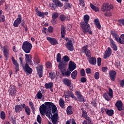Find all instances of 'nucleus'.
<instances>
[{"instance_id": "nucleus-25", "label": "nucleus", "mask_w": 124, "mask_h": 124, "mask_svg": "<svg viewBox=\"0 0 124 124\" xmlns=\"http://www.w3.org/2000/svg\"><path fill=\"white\" fill-rule=\"evenodd\" d=\"M89 62L92 65L96 64V58L95 57H91L88 59Z\"/></svg>"}, {"instance_id": "nucleus-43", "label": "nucleus", "mask_w": 124, "mask_h": 124, "mask_svg": "<svg viewBox=\"0 0 124 124\" xmlns=\"http://www.w3.org/2000/svg\"><path fill=\"white\" fill-rule=\"evenodd\" d=\"M29 106L31 107L32 111H35V108H34V105L32 102H29Z\"/></svg>"}, {"instance_id": "nucleus-46", "label": "nucleus", "mask_w": 124, "mask_h": 124, "mask_svg": "<svg viewBox=\"0 0 124 124\" xmlns=\"http://www.w3.org/2000/svg\"><path fill=\"white\" fill-rule=\"evenodd\" d=\"M118 25L119 26H124V19L122 18L118 20Z\"/></svg>"}, {"instance_id": "nucleus-20", "label": "nucleus", "mask_w": 124, "mask_h": 124, "mask_svg": "<svg viewBox=\"0 0 124 124\" xmlns=\"http://www.w3.org/2000/svg\"><path fill=\"white\" fill-rule=\"evenodd\" d=\"M22 108H24L25 112L27 116L31 115V108L28 106H26V104H24L22 105Z\"/></svg>"}, {"instance_id": "nucleus-55", "label": "nucleus", "mask_w": 124, "mask_h": 124, "mask_svg": "<svg viewBox=\"0 0 124 124\" xmlns=\"http://www.w3.org/2000/svg\"><path fill=\"white\" fill-rule=\"evenodd\" d=\"M63 60L64 62H69L70 59H69V57L67 56V55H65L63 57Z\"/></svg>"}, {"instance_id": "nucleus-21", "label": "nucleus", "mask_w": 124, "mask_h": 124, "mask_svg": "<svg viewBox=\"0 0 124 124\" xmlns=\"http://www.w3.org/2000/svg\"><path fill=\"white\" fill-rule=\"evenodd\" d=\"M23 69L26 72L29 73V74H31L32 73V69L30 67V66L27 63L25 64V66H23Z\"/></svg>"}, {"instance_id": "nucleus-18", "label": "nucleus", "mask_w": 124, "mask_h": 124, "mask_svg": "<svg viewBox=\"0 0 124 124\" xmlns=\"http://www.w3.org/2000/svg\"><path fill=\"white\" fill-rule=\"evenodd\" d=\"M46 39L52 45H57V44H58V40L54 38L47 37Z\"/></svg>"}, {"instance_id": "nucleus-50", "label": "nucleus", "mask_w": 124, "mask_h": 124, "mask_svg": "<svg viewBox=\"0 0 124 124\" xmlns=\"http://www.w3.org/2000/svg\"><path fill=\"white\" fill-rule=\"evenodd\" d=\"M58 17H59V14L58 13H54L52 14V19H53V20H55Z\"/></svg>"}, {"instance_id": "nucleus-7", "label": "nucleus", "mask_w": 124, "mask_h": 124, "mask_svg": "<svg viewBox=\"0 0 124 124\" xmlns=\"http://www.w3.org/2000/svg\"><path fill=\"white\" fill-rule=\"evenodd\" d=\"M103 97L107 101H109L112 99L113 97V90L111 88H109L108 93H105L103 94Z\"/></svg>"}, {"instance_id": "nucleus-48", "label": "nucleus", "mask_w": 124, "mask_h": 124, "mask_svg": "<svg viewBox=\"0 0 124 124\" xmlns=\"http://www.w3.org/2000/svg\"><path fill=\"white\" fill-rule=\"evenodd\" d=\"M71 73V71H67L64 73V74H62V75H63V76H66V77H69V76H70V74Z\"/></svg>"}, {"instance_id": "nucleus-38", "label": "nucleus", "mask_w": 124, "mask_h": 124, "mask_svg": "<svg viewBox=\"0 0 124 124\" xmlns=\"http://www.w3.org/2000/svg\"><path fill=\"white\" fill-rule=\"evenodd\" d=\"M36 98H37V99H41L42 98V93H41V91H39L37 92L36 95Z\"/></svg>"}, {"instance_id": "nucleus-42", "label": "nucleus", "mask_w": 124, "mask_h": 124, "mask_svg": "<svg viewBox=\"0 0 124 124\" xmlns=\"http://www.w3.org/2000/svg\"><path fill=\"white\" fill-rule=\"evenodd\" d=\"M57 62H61L62 61V55L61 53H58L57 55Z\"/></svg>"}, {"instance_id": "nucleus-13", "label": "nucleus", "mask_w": 124, "mask_h": 124, "mask_svg": "<svg viewBox=\"0 0 124 124\" xmlns=\"http://www.w3.org/2000/svg\"><path fill=\"white\" fill-rule=\"evenodd\" d=\"M81 110H82V117L84 118L86 120H87V121H88L89 124H91V123H92V120H91V118L89 117V116H88V113H87V111H85L84 110V108H81Z\"/></svg>"}, {"instance_id": "nucleus-17", "label": "nucleus", "mask_w": 124, "mask_h": 124, "mask_svg": "<svg viewBox=\"0 0 124 124\" xmlns=\"http://www.w3.org/2000/svg\"><path fill=\"white\" fill-rule=\"evenodd\" d=\"M112 54V50L111 49V48L108 47L107 50L105 52V54L104 55V59H107V58H109L110 56H111V54Z\"/></svg>"}, {"instance_id": "nucleus-57", "label": "nucleus", "mask_w": 124, "mask_h": 124, "mask_svg": "<svg viewBox=\"0 0 124 124\" xmlns=\"http://www.w3.org/2000/svg\"><path fill=\"white\" fill-rule=\"evenodd\" d=\"M37 121L39 124H41L42 123V118L41 117H40V115H38L37 116Z\"/></svg>"}, {"instance_id": "nucleus-11", "label": "nucleus", "mask_w": 124, "mask_h": 124, "mask_svg": "<svg viewBox=\"0 0 124 124\" xmlns=\"http://www.w3.org/2000/svg\"><path fill=\"white\" fill-rule=\"evenodd\" d=\"M3 56L6 59L9 58V47L7 46H5L3 48Z\"/></svg>"}, {"instance_id": "nucleus-37", "label": "nucleus", "mask_w": 124, "mask_h": 124, "mask_svg": "<svg viewBox=\"0 0 124 124\" xmlns=\"http://www.w3.org/2000/svg\"><path fill=\"white\" fill-rule=\"evenodd\" d=\"M59 105L62 108H64V100L62 98L59 100Z\"/></svg>"}, {"instance_id": "nucleus-15", "label": "nucleus", "mask_w": 124, "mask_h": 124, "mask_svg": "<svg viewBox=\"0 0 124 124\" xmlns=\"http://www.w3.org/2000/svg\"><path fill=\"white\" fill-rule=\"evenodd\" d=\"M82 51L85 52V54L87 57L90 58L91 57V51L88 49V46H83L82 48Z\"/></svg>"}, {"instance_id": "nucleus-41", "label": "nucleus", "mask_w": 124, "mask_h": 124, "mask_svg": "<svg viewBox=\"0 0 124 124\" xmlns=\"http://www.w3.org/2000/svg\"><path fill=\"white\" fill-rule=\"evenodd\" d=\"M45 88L46 89H51V88H53V83L49 82V83H46Z\"/></svg>"}, {"instance_id": "nucleus-59", "label": "nucleus", "mask_w": 124, "mask_h": 124, "mask_svg": "<svg viewBox=\"0 0 124 124\" xmlns=\"http://www.w3.org/2000/svg\"><path fill=\"white\" fill-rule=\"evenodd\" d=\"M46 66L47 67V68H50L52 67V63L50 62H47L46 63Z\"/></svg>"}, {"instance_id": "nucleus-16", "label": "nucleus", "mask_w": 124, "mask_h": 124, "mask_svg": "<svg viewBox=\"0 0 124 124\" xmlns=\"http://www.w3.org/2000/svg\"><path fill=\"white\" fill-rule=\"evenodd\" d=\"M115 105L119 111H122V110H124V104H123V102H122V101L119 100L117 101L115 104Z\"/></svg>"}, {"instance_id": "nucleus-2", "label": "nucleus", "mask_w": 124, "mask_h": 124, "mask_svg": "<svg viewBox=\"0 0 124 124\" xmlns=\"http://www.w3.org/2000/svg\"><path fill=\"white\" fill-rule=\"evenodd\" d=\"M46 104L49 106V108H50V110H48V113H46V116L50 119L51 117H52V111L53 114L57 113V107L56 105L54 104V103L52 102H48V103H46ZM51 108H52V110H51Z\"/></svg>"}, {"instance_id": "nucleus-51", "label": "nucleus", "mask_w": 124, "mask_h": 124, "mask_svg": "<svg viewBox=\"0 0 124 124\" xmlns=\"http://www.w3.org/2000/svg\"><path fill=\"white\" fill-rule=\"evenodd\" d=\"M71 4H69V3H66L63 7L64 9H67V8H71Z\"/></svg>"}, {"instance_id": "nucleus-30", "label": "nucleus", "mask_w": 124, "mask_h": 124, "mask_svg": "<svg viewBox=\"0 0 124 124\" xmlns=\"http://www.w3.org/2000/svg\"><path fill=\"white\" fill-rule=\"evenodd\" d=\"M94 22L97 28L99 30H101V25H100V22H99V20H98L97 18H96L94 19Z\"/></svg>"}, {"instance_id": "nucleus-5", "label": "nucleus", "mask_w": 124, "mask_h": 124, "mask_svg": "<svg viewBox=\"0 0 124 124\" xmlns=\"http://www.w3.org/2000/svg\"><path fill=\"white\" fill-rule=\"evenodd\" d=\"M114 9V7L113 5H109L108 3H104L101 7V10L103 12H105L106 11H111Z\"/></svg>"}, {"instance_id": "nucleus-44", "label": "nucleus", "mask_w": 124, "mask_h": 124, "mask_svg": "<svg viewBox=\"0 0 124 124\" xmlns=\"http://www.w3.org/2000/svg\"><path fill=\"white\" fill-rule=\"evenodd\" d=\"M55 4L57 5V6H59V7H62L63 6V4H62V3L61 2V1L58 0H56Z\"/></svg>"}, {"instance_id": "nucleus-3", "label": "nucleus", "mask_w": 124, "mask_h": 124, "mask_svg": "<svg viewBox=\"0 0 124 124\" xmlns=\"http://www.w3.org/2000/svg\"><path fill=\"white\" fill-rule=\"evenodd\" d=\"M46 103H49V102H45V105L43 104L40 107V112L42 116H45V114L47 116V113H49V111L50 110L49 106L46 104Z\"/></svg>"}, {"instance_id": "nucleus-10", "label": "nucleus", "mask_w": 124, "mask_h": 124, "mask_svg": "<svg viewBox=\"0 0 124 124\" xmlns=\"http://www.w3.org/2000/svg\"><path fill=\"white\" fill-rule=\"evenodd\" d=\"M32 57L31 54H25V62L27 64H31V65H33L32 61L31 60Z\"/></svg>"}, {"instance_id": "nucleus-29", "label": "nucleus", "mask_w": 124, "mask_h": 124, "mask_svg": "<svg viewBox=\"0 0 124 124\" xmlns=\"http://www.w3.org/2000/svg\"><path fill=\"white\" fill-rule=\"evenodd\" d=\"M110 32L113 37H114L115 40L117 41L118 39H119V35H118V33H117V32L115 31H111Z\"/></svg>"}, {"instance_id": "nucleus-27", "label": "nucleus", "mask_w": 124, "mask_h": 124, "mask_svg": "<svg viewBox=\"0 0 124 124\" xmlns=\"http://www.w3.org/2000/svg\"><path fill=\"white\" fill-rule=\"evenodd\" d=\"M63 84H64V85H65V86L70 87V86L71 85V80L68 78H63Z\"/></svg>"}, {"instance_id": "nucleus-23", "label": "nucleus", "mask_w": 124, "mask_h": 124, "mask_svg": "<svg viewBox=\"0 0 124 124\" xmlns=\"http://www.w3.org/2000/svg\"><path fill=\"white\" fill-rule=\"evenodd\" d=\"M53 124H58V120H59V115L58 113H55L51 118Z\"/></svg>"}, {"instance_id": "nucleus-4", "label": "nucleus", "mask_w": 124, "mask_h": 124, "mask_svg": "<svg viewBox=\"0 0 124 124\" xmlns=\"http://www.w3.org/2000/svg\"><path fill=\"white\" fill-rule=\"evenodd\" d=\"M31 48H32V45L30 42H24L23 43L22 49L25 53H26V54L31 53Z\"/></svg>"}, {"instance_id": "nucleus-32", "label": "nucleus", "mask_w": 124, "mask_h": 124, "mask_svg": "<svg viewBox=\"0 0 124 124\" xmlns=\"http://www.w3.org/2000/svg\"><path fill=\"white\" fill-rule=\"evenodd\" d=\"M90 7L93 10V11H95V12L99 11V8L93 5V4L92 3H90Z\"/></svg>"}, {"instance_id": "nucleus-9", "label": "nucleus", "mask_w": 124, "mask_h": 124, "mask_svg": "<svg viewBox=\"0 0 124 124\" xmlns=\"http://www.w3.org/2000/svg\"><path fill=\"white\" fill-rule=\"evenodd\" d=\"M75 93L78 100L80 101V102H83V101H85V98H84V96L82 95V94L81 93V92H80V90H76L75 91Z\"/></svg>"}, {"instance_id": "nucleus-40", "label": "nucleus", "mask_w": 124, "mask_h": 124, "mask_svg": "<svg viewBox=\"0 0 124 124\" xmlns=\"http://www.w3.org/2000/svg\"><path fill=\"white\" fill-rule=\"evenodd\" d=\"M34 63L35 64H37L40 62V60H39V57L38 56H36L34 57V60H33Z\"/></svg>"}, {"instance_id": "nucleus-19", "label": "nucleus", "mask_w": 124, "mask_h": 124, "mask_svg": "<svg viewBox=\"0 0 124 124\" xmlns=\"http://www.w3.org/2000/svg\"><path fill=\"white\" fill-rule=\"evenodd\" d=\"M37 71L38 72V74L40 77V78H41L42 77V74L43 72V65H39L37 67Z\"/></svg>"}, {"instance_id": "nucleus-26", "label": "nucleus", "mask_w": 124, "mask_h": 124, "mask_svg": "<svg viewBox=\"0 0 124 124\" xmlns=\"http://www.w3.org/2000/svg\"><path fill=\"white\" fill-rule=\"evenodd\" d=\"M36 14L39 16V17H43V16H45V15H48V12L43 13L38 10H36Z\"/></svg>"}, {"instance_id": "nucleus-64", "label": "nucleus", "mask_w": 124, "mask_h": 124, "mask_svg": "<svg viewBox=\"0 0 124 124\" xmlns=\"http://www.w3.org/2000/svg\"><path fill=\"white\" fill-rule=\"evenodd\" d=\"M102 70L103 72H106V71H107V70H108V68L107 66L103 67L102 68Z\"/></svg>"}, {"instance_id": "nucleus-6", "label": "nucleus", "mask_w": 124, "mask_h": 124, "mask_svg": "<svg viewBox=\"0 0 124 124\" xmlns=\"http://www.w3.org/2000/svg\"><path fill=\"white\" fill-rule=\"evenodd\" d=\"M65 40L67 41L65 44L66 48L69 51H73L74 50V47L73 46V44L72 43V41L68 39V38H65Z\"/></svg>"}, {"instance_id": "nucleus-53", "label": "nucleus", "mask_w": 124, "mask_h": 124, "mask_svg": "<svg viewBox=\"0 0 124 124\" xmlns=\"http://www.w3.org/2000/svg\"><path fill=\"white\" fill-rule=\"evenodd\" d=\"M5 21V16L4 15L0 16V23H2Z\"/></svg>"}, {"instance_id": "nucleus-62", "label": "nucleus", "mask_w": 124, "mask_h": 124, "mask_svg": "<svg viewBox=\"0 0 124 124\" xmlns=\"http://www.w3.org/2000/svg\"><path fill=\"white\" fill-rule=\"evenodd\" d=\"M86 72L87 74H90L92 72V70L91 69V68H87L86 69Z\"/></svg>"}, {"instance_id": "nucleus-45", "label": "nucleus", "mask_w": 124, "mask_h": 124, "mask_svg": "<svg viewBox=\"0 0 124 124\" xmlns=\"http://www.w3.org/2000/svg\"><path fill=\"white\" fill-rule=\"evenodd\" d=\"M5 112H4V111H2L0 112V118L2 120H5Z\"/></svg>"}, {"instance_id": "nucleus-54", "label": "nucleus", "mask_w": 124, "mask_h": 124, "mask_svg": "<svg viewBox=\"0 0 124 124\" xmlns=\"http://www.w3.org/2000/svg\"><path fill=\"white\" fill-rule=\"evenodd\" d=\"M94 77L96 80H98V79H99V73L98 72H95L94 75Z\"/></svg>"}, {"instance_id": "nucleus-12", "label": "nucleus", "mask_w": 124, "mask_h": 124, "mask_svg": "<svg viewBox=\"0 0 124 124\" xmlns=\"http://www.w3.org/2000/svg\"><path fill=\"white\" fill-rule=\"evenodd\" d=\"M21 22H22V15L19 14L18 15V18L14 22V27L17 28V27H19V25L21 24Z\"/></svg>"}, {"instance_id": "nucleus-31", "label": "nucleus", "mask_w": 124, "mask_h": 124, "mask_svg": "<svg viewBox=\"0 0 124 124\" xmlns=\"http://www.w3.org/2000/svg\"><path fill=\"white\" fill-rule=\"evenodd\" d=\"M66 112L67 115H72V114H73V111H72V106H69L67 107Z\"/></svg>"}, {"instance_id": "nucleus-34", "label": "nucleus", "mask_w": 124, "mask_h": 124, "mask_svg": "<svg viewBox=\"0 0 124 124\" xmlns=\"http://www.w3.org/2000/svg\"><path fill=\"white\" fill-rule=\"evenodd\" d=\"M68 96L70 97H71L72 98H73V99H75V100H77V98H76V96H75V95L73 93V92H69L68 93Z\"/></svg>"}, {"instance_id": "nucleus-33", "label": "nucleus", "mask_w": 124, "mask_h": 124, "mask_svg": "<svg viewBox=\"0 0 124 124\" xmlns=\"http://www.w3.org/2000/svg\"><path fill=\"white\" fill-rule=\"evenodd\" d=\"M61 34L62 37H64L65 35V28L63 25H62L61 27Z\"/></svg>"}, {"instance_id": "nucleus-49", "label": "nucleus", "mask_w": 124, "mask_h": 124, "mask_svg": "<svg viewBox=\"0 0 124 124\" xmlns=\"http://www.w3.org/2000/svg\"><path fill=\"white\" fill-rule=\"evenodd\" d=\"M106 13L105 14V16L107 17H111L112 16V12L110 11H106Z\"/></svg>"}, {"instance_id": "nucleus-36", "label": "nucleus", "mask_w": 124, "mask_h": 124, "mask_svg": "<svg viewBox=\"0 0 124 124\" xmlns=\"http://www.w3.org/2000/svg\"><path fill=\"white\" fill-rule=\"evenodd\" d=\"M77 74H78L77 70H75L72 73L71 77L72 79H76V78H77Z\"/></svg>"}, {"instance_id": "nucleus-8", "label": "nucleus", "mask_w": 124, "mask_h": 124, "mask_svg": "<svg viewBox=\"0 0 124 124\" xmlns=\"http://www.w3.org/2000/svg\"><path fill=\"white\" fill-rule=\"evenodd\" d=\"M67 63L62 61L60 62L58 65V68L60 69L62 74H64V71L66 70V66Z\"/></svg>"}, {"instance_id": "nucleus-56", "label": "nucleus", "mask_w": 124, "mask_h": 124, "mask_svg": "<svg viewBox=\"0 0 124 124\" xmlns=\"http://www.w3.org/2000/svg\"><path fill=\"white\" fill-rule=\"evenodd\" d=\"M60 18L61 21H62V22H63V21H65V20L66 19V17H65V16H64V15H60Z\"/></svg>"}, {"instance_id": "nucleus-24", "label": "nucleus", "mask_w": 124, "mask_h": 124, "mask_svg": "<svg viewBox=\"0 0 124 124\" xmlns=\"http://www.w3.org/2000/svg\"><path fill=\"white\" fill-rule=\"evenodd\" d=\"M9 93L12 96H15L16 95V87L15 86L11 87Z\"/></svg>"}, {"instance_id": "nucleus-63", "label": "nucleus", "mask_w": 124, "mask_h": 124, "mask_svg": "<svg viewBox=\"0 0 124 124\" xmlns=\"http://www.w3.org/2000/svg\"><path fill=\"white\" fill-rule=\"evenodd\" d=\"M80 74L81 76H85L86 75V74L85 73V70L81 69L80 71Z\"/></svg>"}, {"instance_id": "nucleus-39", "label": "nucleus", "mask_w": 124, "mask_h": 124, "mask_svg": "<svg viewBox=\"0 0 124 124\" xmlns=\"http://www.w3.org/2000/svg\"><path fill=\"white\" fill-rule=\"evenodd\" d=\"M106 114L108 115V116H111L114 114V110L113 109H108L106 110Z\"/></svg>"}, {"instance_id": "nucleus-58", "label": "nucleus", "mask_w": 124, "mask_h": 124, "mask_svg": "<svg viewBox=\"0 0 124 124\" xmlns=\"http://www.w3.org/2000/svg\"><path fill=\"white\" fill-rule=\"evenodd\" d=\"M119 84H120V87H121V88H124V80H120L119 81Z\"/></svg>"}, {"instance_id": "nucleus-22", "label": "nucleus", "mask_w": 124, "mask_h": 124, "mask_svg": "<svg viewBox=\"0 0 124 124\" xmlns=\"http://www.w3.org/2000/svg\"><path fill=\"white\" fill-rule=\"evenodd\" d=\"M116 75L117 72L115 71H110L109 72V77L112 81H115V79H116Z\"/></svg>"}, {"instance_id": "nucleus-1", "label": "nucleus", "mask_w": 124, "mask_h": 124, "mask_svg": "<svg viewBox=\"0 0 124 124\" xmlns=\"http://www.w3.org/2000/svg\"><path fill=\"white\" fill-rule=\"evenodd\" d=\"M84 22H82L80 24V27L82 29V31L84 33L88 32L89 34H93V32L91 31V26L89 24L90 21V16L88 15H85L83 16Z\"/></svg>"}, {"instance_id": "nucleus-60", "label": "nucleus", "mask_w": 124, "mask_h": 124, "mask_svg": "<svg viewBox=\"0 0 124 124\" xmlns=\"http://www.w3.org/2000/svg\"><path fill=\"white\" fill-rule=\"evenodd\" d=\"M97 64L98 66H100L101 65V58H98L97 59Z\"/></svg>"}, {"instance_id": "nucleus-52", "label": "nucleus", "mask_w": 124, "mask_h": 124, "mask_svg": "<svg viewBox=\"0 0 124 124\" xmlns=\"http://www.w3.org/2000/svg\"><path fill=\"white\" fill-rule=\"evenodd\" d=\"M49 76L50 78L54 79L55 77H56V74L54 72L50 73L49 74Z\"/></svg>"}, {"instance_id": "nucleus-61", "label": "nucleus", "mask_w": 124, "mask_h": 124, "mask_svg": "<svg viewBox=\"0 0 124 124\" xmlns=\"http://www.w3.org/2000/svg\"><path fill=\"white\" fill-rule=\"evenodd\" d=\"M111 46L112 47L114 51H117L118 50V47H117L116 44Z\"/></svg>"}, {"instance_id": "nucleus-14", "label": "nucleus", "mask_w": 124, "mask_h": 124, "mask_svg": "<svg viewBox=\"0 0 124 124\" xmlns=\"http://www.w3.org/2000/svg\"><path fill=\"white\" fill-rule=\"evenodd\" d=\"M76 67H77V66H76V64H75L74 62L72 61H70L69 62V67L68 68V70L72 72L74 70V69H76Z\"/></svg>"}, {"instance_id": "nucleus-47", "label": "nucleus", "mask_w": 124, "mask_h": 124, "mask_svg": "<svg viewBox=\"0 0 124 124\" xmlns=\"http://www.w3.org/2000/svg\"><path fill=\"white\" fill-rule=\"evenodd\" d=\"M12 61L13 62V64L15 65V66H19V64H18V62H17V61L15 60L14 59V57H12Z\"/></svg>"}, {"instance_id": "nucleus-28", "label": "nucleus", "mask_w": 124, "mask_h": 124, "mask_svg": "<svg viewBox=\"0 0 124 124\" xmlns=\"http://www.w3.org/2000/svg\"><path fill=\"white\" fill-rule=\"evenodd\" d=\"M120 44H124V34H122L117 41Z\"/></svg>"}, {"instance_id": "nucleus-35", "label": "nucleus", "mask_w": 124, "mask_h": 124, "mask_svg": "<svg viewBox=\"0 0 124 124\" xmlns=\"http://www.w3.org/2000/svg\"><path fill=\"white\" fill-rule=\"evenodd\" d=\"M20 108V111H22L23 110V108H22V107H20L19 105H17L15 106V111L16 112V113H18V112H19Z\"/></svg>"}]
</instances>
